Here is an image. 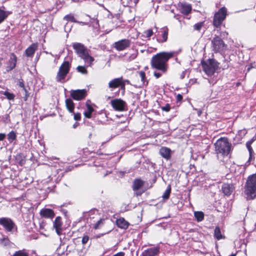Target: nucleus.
Returning a JSON list of instances; mask_svg holds the SVG:
<instances>
[{"mask_svg": "<svg viewBox=\"0 0 256 256\" xmlns=\"http://www.w3.org/2000/svg\"><path fill=\"white\" fill-rule=\"evenodd\" d=\"M174 54V52H162L154 56L150 62L152 68L162 72H166L168 69L166 62Z\"/></svg>", "mask_w": 256, "mask_h": 256, "instance_id": "f257e3e1", "label": "nucleus"}, {"mask_svg": "<svg viewBox=\"0 0 256 256\" xmlns=\"http://www.w3.org/2000/svg\"><path fill=\"white\" fill-rule=\"evenodd\" d=\"M244 189L247 200H254L256 198V174L248 176Z\"/></svg>", "mask_w": 256, "mask_h": 256, "instance_id": "f03ea898", "label": "nucleus"}, {"mask_svg": "<svg viewBox=\"0 0 256 256\" xmlns=\"http://www.w3.org/2000/svg\"><path fill=\"white\" fill-rule=\"evenodd\" d=\"M214 146L216 154L223 156H228L231 150V144L226 138H221L218 140L214 144Z\"/></svg>", "mask_w": 256, "mask_h": 256, "instance_id": "7ed1b4c3", "label": "nucleus"}, {"mask_svg": "<svg viewBox=\"0 0 256 256\" xmlns=\"http://www.w3.org/2000/svg\"><path fill=\"white\" fill-rule=\"evenodd\" d=\"M72 46L77 54L83 59L86 63L90 66L94 62V58L89 54L88 49L84 45L81 43L76 42L73 44Z\"/></svg>", "mask_w": 256, "mask_h": 256, "instance_id": "20e7f679", "label": "nucleus"}, {"mask_svg": "<svg viewBox=\"0 0 256 256\" xmlns=\"http://www.w3.org/2000/svg\"><path fill=\"white\" fill-rule=\"evenodd\" d=\"M204 71L208 76H212L214 74L218 68V63L214 60L209 59L202 62Z\"/></svg>", "mask_w": 256, "mask_h": 256, "instance_id": "39448f33", "label": "nucleus"}, {"mask_svg": "<svg viewBox=\"0 0 256 256\" xmlns=\"http://www.w3.org/2000/svg\"><path fill=\"white\" fill-rule=\"evenodd\" d=\"M227 15V10L225 7L220 8L216 12L214 17L213 24L216 28H220L222 22L224 20Z\"/></svg>", "mask_w": 256, "mask_h": 256, "instance_id": "423d86ee", "label": "nucleus"}, {"mask_svg": "<svg viewBox=\"0 0 256 256\" xmlns=\"http://www.w3.org/2000/svg\"><path fill=\"white\" fill-rule=\"evenodd\" d=\"M70 64L68 61L64 62L60 67L58 72L56 76V80L58 82H61L64 80L67 74L68 73Z\"/></svg>", "mask_w": 256, "mask_h": 256, "instance_id": "0eeeda50", "label": "nucleus"}, {"mask_svg": "<svg viewBox=\"0 0 256 256\" xmlns=\"http://www.w3.org/2000/svg\"><path fill=\"white\" fill-rule=\"evenodd\" d=\"M0 224L3 226L6 231L9 232H12V230L16 228L14 222L10 218H0Z\"/></svg>", "mask_w": 256, "mask_h": 256, "instance_id": "6e6552de", "label": "nucleus"}, {"mask_svg": "<svg viewBox=\"0 0 256 256\" xmlns=\"http://www.w3.org/2000/svg\"><path fill=\"white\" fill-rule=\"evenodd\" d=\"M113 108L117 111H124L126 110V102L121 99L116 98L110 102Z\"/></svg>", "mask_w": 256, "mask_h": 256, "instance_id": "1a4fd4ad", "label": "nucleus"}, {"mask_svg": "<svg viewBox=\"0 0 256 256\" xmlns=\"http://www.w3.org/2000/svg\"><path fill=\"white\" fill-rule=\"evenodd\" d=\"M155 28L156 32H158V34L156 35L157 41L161 43L166 42L168 40V28H163L158 31L157 27L156 26Z\"/></svg>", "mask_w": 256, "mask_h": 256, "instance_id": "9d476101", "label": "nucleus"}, {"mask_svg": "<svg viewBox=\"0 0 256 256\" xmlns=\"http://www.w3.org/2000/svg\"><path fill=\"white\" fill-rule=\"evenodd\" d=\"M86 96V90H72L70 96L74 100H80L85 98Z\"/></svg>", "mask_w": 256, "mask_h": 256, "instance_id": "9b49d317", "label": "nucleus"}, {"mask_svg": "<svg viewBox=\"0 0 256 256\" xmlns=\"http://www.w3.org/2000/svg\"><path fill=\"white\" fill-rule=\"evenodd\" d=\"M214 50L218 52L224 49V44L220 38L218 36L214 37L212 41Z\"/></svg>", "mask_w": 256, "mask_h": 256, "instance_id": "f8f14e48", "label": "nucleus"}, {"mask_svg": "<svg viewBox=\"0 0 256 256\" xmlns=\"http://www.w3.org/2000/svg\"><path fill=\"white\" fill-rule=\"evenodd\" d=\"M130 42L128 40L123 39L114 43V48L119 51L123 50L129 47Z\"/></svg>", "mask_w": 256, "mask_h": 256, "instance_id": "ddd939ff", "label": "nucleus"}, {"mask_svg": "<svg viewBox=\"0 0 256 256\" xmlns=\"http://www.w3.org/2000/svg\"><path fill=\"white\" fill-rule=\"evenodd\" d=\"M160 252L159 247H152L144 250L142 252L141 256H158Z\"/></svg>", "mask_w": 256, "mask_h": 256, "instance_id": "4468645a", "label": "nucleus"}, {"mask_svg": "<svg viewBox=\"0 0 256 256\" xmlns=\"http://www.w3.org/2000/svg\"><path fill=\"white\" fill-rule=\"evenodd\" d=\"M40 214L42 218L50 219H52L55 216L54 210L47 208L42 209L40 212Z\"/></svg>", "mask_w": 256, "mask_h": 256, "instance_id": "2eb2a0df", "label": "nucleus"}, {"mask_svg": "<svg viewBox=\"0 0 256 256\" xmlns=\"http://www.w3.org/2000/svg\"><path fill=\"white\" fill-rule=\"evenodd\" d=\"M16 56L14 53L11 54L8 60V65L6 67V72H8L12 70L16 66Z\"/></svg>", "mask_w": 256, "mask_h": 256, "instance_id": "dca6fc26", "label": "nucleus"}, {"mask_svg": "<svg viewBox=\"0 0 256 256\" xmlns=\"http://www.w3.org/2000/svg\"><path fill=\"white\" fill-rule=\"evenodd\" d=\"M62 218L60 216H57L54 222V227L56 229V232L58 235H60L62 234Z\"/></svg>", "mask_w": 256, "mask_h": 256, "instance_id": "f3484780", "label": "nucleus"}, {"mask_svg": "<svg viewBox=\"0 0 256 256\" xmlns=\"http://www.w3.org/2000/svg\"><path fill=\"white\" fill-rule=\"evenodd\" d=\"M180 12L186 15L188 14L192 10V6L190 4L186 3H182L179 5Z\"/></svg>", "mask_w": 256, "mask_h": 256, "instance_id": "a211bd4d", "label": "nucleus"}, {"mask_svg": "<svg viewBox=\"0 0 256 256\" xmlns=\"http://www.w3.org/2000/svg\"><path fill=\"white\" fill-rule=\"evenodd\" d=\"M38 48L36 44H32L25 50V54L28 57H32Z\"/></svg>", "mask_w": 256, "mask_h": 256, "instance_id": "6ab92c4d", "label": "nucleus"}, {"mask_svg": "<svg viewBox=\"0 0 256 256\" xmlns=\"http://www.w3.org/2000/svg\"><path fill=\"white\" fill-rule=\"evenodd\" d=\"M122 78H116L110 80L108 83V87L111 88H116L122 84Z\"/></svg>", "mask_w": 256, "mask_h": 256, "instance_id": "aec40b11", "label": "nucleus"}, {"mask_svg": "<svg viewBox=\"0 0 256 256\" xmlns=\"http://www.w3.org/2000/svg\"><path fill=\"white\" fill-rule=\"evenodd\" d=\"M0 245L8 248L12 247L13 243L10 240L8 237L2 236V238H0Z\"/></svg>", "mask_w": 256, "mask_h": 256, "instance_id": "412c9836", "label": "nucleus"}, {"mask_svg": "<svg viewBox=\"0 0 256 256\" xmlns=\"http://www.w3.org/2000/svg\"><path fill=\"white\" fill-rule=\"evenodd\" d=\"M234 190L232 185L228 184H224L222 186V191L226 196H230Z\"/></svg>", "mask_w": 256, "mask_h": 256, "instance_id": "4be33fe9", "label": "nucleus"}, {"mask_svg": "<svg viewBox=\"0 0 256 256\" xmlns=\"http://www.w3.org/2000/svg\"><path fill=\"white\" fill-rule=\"evenodd\" d=\"M171 150L166 147H162L160 150V154L162 157L168 160L170 157Z\"/></svg>", "mask_w": 256, "mask_h": 256, "instance_id": "5701e85b", "label": "nucleus"}, {"mask_svg": "<svg viewBox=\"0 0 256 256\" xmlns=\"http://www.w3.org/2000/svg\"><path fill=\"white\" fill-rule=\"evenodd\" d=\"M89 100L86 102V109L84 112V114L86 118H91L92 113L94 112V109L92 106L89 104Z\"/></svg>", "mask_w": 256, "mask_h": 256, "instance_id": "b1692460", "label": "nucleus"}, {"mask_svg": "<svg viewBox=\"0 0 256 256\" xmlns=\"http://www.w3.org/2000/svg\"><path fill=\"white\" fill-rule=\"evenodd\" d=\"M116 222L118 226L121 228L126 229L128 226V223L124 218L118 219Z\"/></svg>", "mask_w": 256, "mask_h": 256, "instance_id": "393cba45", "label": "nucleus"}, {"mask_svg": "<svg viewBox=\"0 0 256 256\" xmlns=\"http://www.w3.org/2000/svg\"><path fill=\"white\" fill-rule=\"evenodd\" d=\"M144 184V182L140 179H136L134 180L132 185V188L134 190H139Z\"/></svg>", "mask_w": 256, "mask_h": 256, "instance_id": "a878e982", "label": "nucleus"}, {"mask_svg": "<svg viewBox=\"0 0 256 256\" xmlns=\"http://www.w3.org/2000/svg\"><path fill=\"white\" fill-rule=\"evenodd\" d=\"M66 104L68 110L70 112H74V104L72 100L70 98L66 99Z\"/></svg>", "mask_w": 256, "mask_h": 256, "instance_id": "bb28decb", "label": "nucleus"}, {"mask_svg": "<svg viewBox=\"0 0 256 256\" xmlns=\"http://www.w3.org/2000/svg\"><path fill=\"white\" fill-rule=\"evenodd\" d=\"M12 256H30L28 251L25 249L16 251Z\"/></svg>", "mask_w": 256, "mask_h": 256, "instance_id": "cd10ccee", "label": "nucleus"}, {"mask_svg": "<svg viewBox=\"0 0 256 256\" xmlns=\"http://www.w3.org/2000/svg\"><path fill=\"white\" fill-rule=\"evenodd\" d=\"M204 214L202 212L197 211L194 212V216L198 222H202L204 218Z\"/></svg>", "mask_w": 256, "mask_h": 256, "instance_id": "c85d7f7f", "label": "nucleus"}, {"mask_svg": "<svg viewBox=\"0 0 256 256\" xmlns=\"http://www.w3.org/2000/svg\"><path fill=\"white\" fill-rule=\"evenodd\" d=\"M10 14V12L4 11L0 8V23L4 21Z\"/></svg>", "mask_w": 256, "mask_h": 256, "instance_id": "c756f323", "label": "nucleus"}, {"mask_svg": "<svg viewBox=\"0 0 256 256\" xmlns=\"http://www.w3.org/2000/svg\"><path fill=\"white\" fill-rule=\"evenodd\" d=\"M214 236L215 238L218 240L222 238V236L221 234L220 230L218 226H216L215 228L214 231Z\"/></svg>", "mask_w": 256, "mask_h": 256, "instance_id": "7c9ffc66", "label": "nucleus"}, {"mask_svg": "<svg viewBox=\"0 0 256 256\" xmlns=\"http://www.w3.org/2000/svg\"><path fill=\"white\" fill-rule=\"evenodd\" d=\"M16 138V133L14 131H11L8 134V140L10 142H12V141L15 140Z\"/></svg>", "mask_w": 256, "mask_h": 256, "instance_id": "2f4dec72", "label": "nucleus"}, {"mask_svg": "<svg viewBox=\"0 0 256 256\" xmlns=\"http://www.w3.org/2000/svg\"><path fill=\"white\" fill-rule=\"evenodd\" d=\"M64 20L68 22H78V21L76 20L74 16L71 14L64 16Z\"/></svg>", "mask_w": 256, "mask_h": 256, "instance_id": "473e14b6", "label": "nucleus"}, {"mask_svg": "<svg viewBox=\"0 0 256 256\" xmlns=\"http://www.w3.org/2000/svg\"><path fill=\"white\" fill-rule=\"evenodd\" d=\"M18 85H19V86L20 87L22 88V90L25 92V96H24V100L25 101H26L27 100V99H28V98L29 96V94L28 93V92L27 91V90L24 88V82H20Z\"/></svg>", "mask_w": 256, "mask_h": 256, "instance_id": "72a5a7b5", "label": "nucleus"}, {"mask_svg": "<svg viewBox=\"0 0 256 256\" xmlns=\"http://www.w3.org/2000/svg\"><path fill=\"white\" fill-rule=\"evenodd\" d=\"M170 192H171V188H170V186H169L162 195L163 198L165 199V200L168 199L170 197Z\"/></svg>", "mask_w": 256, "mask_h": 256, "instance_id": "f704fd0d", "label": "nucleus"}, {"mask_svg": "<svg viewBox=\"0 0 256 256\" xmlns=\"http://www.w3.org/2000/svg\"><path fill=\"white\" fill-rule=\"evenodd\" d=\"M3 94L9 100H14L15 98V96L14 94L9 92H4Z\"/></svg>", "mask_w": 256, "mask_h": 256, "instance_id": "c9c22d12", "label": "nucleus"}, {"mask_svg": "<svg viewBox=\"0 0 256 256\" xmlns=\"http://www.w3.org/2000/svg\"><path fill=\"white\" fill-rule=\"evenodd\" d=\"M77 70L82 74H87L88 71L86 68L84 66H78L76 68Z\"/></svg>", "mask_w": 256, "mask_h": 256, "instance_id": "e433bc0d", "label": "nucleus"}, {"mask_svg": "<svg viewBox=\"0 0 256 256\" xmlns=\"http://www.w3.org/2000/svg\"><path fill=\"white\" fill-rule=\"evenodd\" d=\"M104 220L102 219H100L97 222L94 226V229L100 228L102 226H103L104 222Z\"/></svg>", "mask_w": 256, "mask_h": 256, "instance_id": "4c0bfd02", "label": "nucleus"}, {"mask_svg": "<svg viewBox=\"0 0 256 256\" xmlns=\"http://www.w3.org/2000/svg\"><path fill=\"white\" fill-rule=\"evenodd\" d=\"M246 148L248 149L249 153H250V157H249V160H248V161H250L252 156L253 150L251 146V144H250V143L249 144L246 143Z\"/></svg>", "mask_w": 256, "mask_h": 256, "instance_id": "58836bf2", "label": "nucleus"}, {"mask_svg": "<svg viewBox=\"0 0 256 256\" xmlns=\"http://www.w3.org/2000/svg\"><path fill=\"white\" fill-rule=\"evenodd\" d=\"M203 26H204V22H200L194 25V28L195 30L200 31Z\"/></svg>", "mask_w": 256, "mask_h": 256, "instance_id": "ea45409f", "label": "nucleus"}, {"mask_svg": "<svg viewBox=\"0 0 256 256\" xmlns=\"http://www.w3.org/2000/svg\"><path fill=\"white\" fill-rule=\"evenodd\" d=\"M154 34L153 30L151 29H148L144 32V34L146 38L150 37Z\"/></svg>", "mask_w": 256, "mask_h": 256, "instance_id": "a19ab883", "label": "nucleus"}, {"mask_svg": "<svg viewBox=\"0 0 256 256\" xmlns=\"http://www.w3.org/2000/svg\"><path fill=\"white\" fill-rule=\"evenodd\" d=\"M139 76L141 79V80L143 82V83H144V80L146 78V74L145 72L143 71H140L138 72Z\"/></svg>", "mask_w": 256, "mask_h": 256, "instance_id": "79ce46f5", "label": "nucleus"}, {"mask_svg": "<svg viewBox=\"0 0 256 256\" xmlns=\"http://www.w3.org/2000/svg\"><path fill=\"white\" fill-rule=\"evenodd\" d=\"M162 73H163V72H160H160H158L155 71V72H154V76L156 78H160V77L162 76Z\"/></svg>", "mask_w": 256, "mask_h": 256, "instance_id": "37998d69", "label": "nucleus"}, {"mask_svg": "<svg viewBox=\"0 0 256 256\" xmlns=\"http://www.w3.org/2000/svg\"><path fill=\"white\" fill-rule=\"evenodd\" d=\"M89 240V237L88 236H83L82 238V244H86V243H87V242H88Z\"/></svg>", "mask_w": 256, "mask_h": 256, "instance_id": "c03bdc74", "label": "nucleus"}, {"mask_svg": "<svg viewBox=\"0 0 256 256\" xmlns=\"http://www.w3.org/2000/svg\"><path fill=\"white\" fill-rule=\"evenodd\" d=\"M162 109L164 111H165L166 112H169L170 110V106L169 104H166V106H162Z\"/></svg>", "mask_w": 256, "mask_h": 256, "instance_id": "a18cd8bd", "label": "nucleus"}, {"mask_svg": "<svg viewBox=\"0 0 256 256\" xmlns=\"http://www.w3.org/2000/svg\"><path fill=\"white\" fill-rule=\"evenodd\" d=\"M80 114L79 113L74 114V118L76 120H79L80 119Z\"/></svg>", "mask_w": 256, "mask_h": 256, "instance_id": "49530a36", "label": "nucleus"}, {"mask_svg": "<svg viewBox=\"0 0 256 256\" xmlns=\"http://www.w3.org/2000/svg\"><path fill=\"white\" fill-rule=\"evenodd\" d=\"M122 90H124L125 89V82L122 80V84L120 86Z\"/></svg>", "mask_w": 256, "mask_h": 256, "instance_id": "de8ad7c7", "label": "nucleus"}, {"mask_svg": "<svg viewBox=\"0 0 256 256\" xmlns=\"http://www.w3.org/2000/svg\"><path fill=\"white\" fill-rule=\"evenodd\" d=\"M6 138V134L3 133L0 134V141L3 140Z\"/></svg>", "mask_w": 256, "mask_h": 256, "instance_id": "09e8293b", "label": "nucleus"}, {"mask_svg": "<svg viewBox=\"0 0 256 256\" xmlns=\"http://www.w3.org/2000/svg\"><path fill=\"white\" fill-rule=\"evenodd\" d=\"M176 99L180 101L182 99V96L180 94H178L176 96Z\"/></svg>", "mask_w": 256, "mask_h": 256, "instance_id": "8fccbe9b", "label": "nucleus"}, {"mask_svg": "<svg viewBox=\"0 0 256 256\" xmlns=\"http://www.w3.org/2000/svg\"><path fill=\"white\" fill-rule=\"evenodd\" d=\"M256 140V137L254 136L252 138V140H250L248 141L246 143L248 144H252V143Z\"/></svg>", "mask_w": 256, "mask_h": 256, "instance_id": "3c124183", "label": "nucleus"}, {"mask_svg": "<svg viewBox=\"0 0 256 256\" xmlns=\"http://www.w3.org/2000/svg\"><path fill=\"white\" fill-rule=\"evenodd\" d=\"M186 71H183L182 74H180V78L181 79H183L185 77V75H186Z\"/></svg>", "mask_w": 256, "mask_h": 256, "instance_id": "603ef678", "label": "nucleus"}, {"mask_svg": "<svg viewBox=\"0 0 256 256\" xmlns=\"http://www.w3.org/2000/svg\"><path fill=\"white\" fill-rule=\"evenodd\" d=\"M77 23H79V24H81L82 25H88V23L82 22H78V21Z\"/></svg>", "mask_w": 256, "mask_h": 256, "instance_id": "864d4df0", "label": "nucleus"}, {"mask_svg": "<svg viewBox=\"0 0 256 256\" xmlns=\"http://www.w3.org/2000/svg\"><path fill=\"white\" fill-rule=\"evenodd\" d=\"M92 20L94 22L96 23V25L98 24V21L96 20L93 19Z\"/></svg>", "mask_w": 256, "mask_h": 256, "instance_id": "5fc2aeb1", "label": "nucleus"}, {"mask_svg": "<svg viewBox=\"0 0 256 256\" xmlns=\"http://www.w3.org/2000/svg\"><path fill=\"white\" fill-rule=\"evenodd\" d=\"M138 0H131V1H133L134 3L136 4Z\"/></svg>", "mask_w": 256, "mask_h": 256, "instance_id": "6e6d98bb", "label": "nucleus"}, {"mask_svg": "<svg viewBox=\"0 0 256 256\" xmlns=\"http://www.w3.org/2000/svg\"><path fill=\"white\" fill-rule=\"evenodd\" d=\"M230 256H236V254H232Z\"/></svg>", "mask_w": 256, "mask_h": 256, "instance_id": "4d7b16f0", "label": "nucleus"}, {"mask_svg": "<svg viewBox=\"0 0 256 256\" xmlns=\"http://www.w3.org/2000/svg\"><path fill=\"white\" fill-rule=\"evenodd\" d=\"M108 174V173L104 174V176H106Z\"/></svg>", "mask_w": 256, "mask_h": 256, "instance_id": "13d9d810", "label": "nucleus"}, {"mask_svg": "<svg viewBox=\"0 0 256 256\" xmlns=\"http://www.w3.org/2000/svg\"><path fill=\"white\" fill-rule=\"evenodd\" d=\"M250 68H248V71H249V70H250Z\"/></svg>", "mask_w": 256, "mask_h": 256, "instance_id": "bf43d9fd", "label": "nucleus"}, {"mask_svg": "<svg viewBox=\"0 0 256 256\" xmlns=\"http://www.w3.org/2000/svg\"><path fill=\"white\" fill-rule=\"evenodd\" d=\"M74 128H76V125H74Z\"/></svg>", "mask_w": 256, "mask_h": 256, "instance_id": "052dcab7", "label": "nucleus"}, {"mask_svg": "<svg viewBox=\"0 0 256 256\" xmlns=\"http://www.w3.org/2000/svg\"><path fill=\"white\" fill-rule=\"evenodd\" d=\"M126 82H127L128 83V80H126Z\"/></svg>", "mask_w": 256, "mask_h": 256, "instance_id": "680f3d73", "label": "nucleus"}]
</instances>
